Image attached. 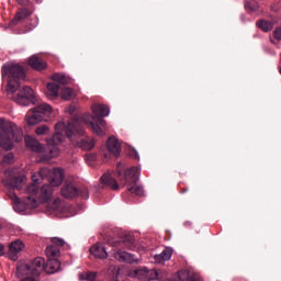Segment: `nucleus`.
<instances>
[{
	"mask_svg": "<svg viewBox=\"0 0 281 281\" xmlns=\"http://www.w3.org/2000/svg\"><path fill=\"white\" fill-rule=\"evenodd\" d=\"M60 90V86L57 83L50 82L47 85L46 95L52 100L54 98H58V91Z\"/></svg>",
	"mask_w": 281,
	"mask_h": 281,
	"instance_id": "393cba45",
	"label": "nucleus"
},
{
	"mask_svg": "<svg viewBox=\"0 0 281 281\" xmlns=\"http://www.w3.org/2000/svg\"><path fill=\"white\" fill-rule=\"evenodd\" d=\"M29 65L30 67H32L33 69H36L37 71H43V69L47 68V64L41 61V59H38V57L36 56L30 57Z\"/></svg>",
	"mask_w": 281,
	"mask_h": 281,
	"instance_id": "b1692460",
	"label": "nucleus"
},
{
	"mask_svg": "<svg viewBox=\"0 0 281 281\" xmlns=\"http://www.w3.org/2000/svg\"><path fill=\"white\" fill-rule=\"evenodd\" d=\"M30 16V11L27 10H21L16 13L15 18L13 19L12 23L16 24L19 21H24V19H27Z\"/></svg>",
	"mask_w": 281,
	"mask_h": 281,
	"instance_id": "2f4dec72",
	"label": "nucleus"
},
{
	"mask_svg": "<svg viewBox=\"0 0 281 281\" xmlns=\"http://www.w3.org/2000/svg\"><path fill=\"white\" fill-rule=\"evenodd\" d=\"M36 135H47L49 133V126L41 125L35 130Z\"/></svg>",
	"mask_w": 281,
	"mask_h": 281,
	"instance_id": "e433bc0d",
	"label": "nucleus"
},
{
	"mask_svg": "<svg viewBox=\"0 0 281 281\" xmlns=\"http://www.w3.org/2000/svg\"><path fill=\"white\" fill-rule=\"evenodd\" d=\"M65 137H68L71 144L79 146L82 150H93V148H95V140L85 136V127H82V123H80V121L72 120L67 123H65V121H60L55 125L53 139L48 140L50 157H58V155H60L58 144H63V142H65Z\"/></svg>",
	"mask_w": 281,
	"mask_h": 281,
	"instance_id": "f257e3e1",
	"label": "nucleus"
},
{
	"mask_svg": "<svg viewBox=\"0 0 281 281\" xmlns=\"http://www.w3.org/2000/svg\"><path fill=\"white\" fill-rule=\"evenodd\" d=\"M2 78L8 76L7 95L10 100H13L15 104L20 106H30V104L36 103V98L34 97V90L30 87H21V80H25V70L21 65L9 63L2 67L1 70Z\"/></svg>",
	"mask_w": 281,
	"mask_h": 281,
	"instance_id": "f03ea898",
	"label": "nucleus"
},
{
	"mask_svg": "<svg viewBox=\"0 0 281 281\" xmlns=\"http://www.w3.org/2000/svg\"><path fill=\"white\" fill-rule=\"evenodd\" d=\"M194 276L190 274L188 270H181L178 272V278L180 281H190Z\"/></svg>",
	"mask_w": 281,
	"mask_h": 281,
	"instance_id": "72a5a7b5",
	"label": "nucleus"
},
{
	"mask_svg": "<svg viewBox=\"0 0 281 281\" xmlns=\"http://www.w3.org/2000/svg\"><path fill=\"white\" fill-rule=\"evenodd\" d=\"M112 245H119V247H126L127 249H135V238L132 235H126L121 238L120 241H115Z\"/></svg>",
	"mask_w": 281,
	"mask_h": 281,
	"instance_id": "4be33fe9",
	"label": "nucleus"
},
{
	"mask_svg": "<svg viewBox=\"0 0 281 281\" xmlns=\"http://www.w3.org/2000/svg\"><path fill=\"white\" fill-rule=\"evenodd\" d=\"M136 276L140 281L159 280V272L157 270H148L147 268L137 270Z\"/></svg>",
	"mask_w": 281,
	"mask_h": 281,
	"instance_id": "ddd939ff",
	"label": "nucleus"
},
{
	"mask_svg": "<svg viewBox=\"0 0 281 281\" xmlns=\"http://www.w3.org/2000/svg\"><path fill=\"white\" fill-rule=\"evenodd\" d=\"M48 177L49 184H44L42 187L37 196V203H47V201H49V199H52L54 195V188L63 186V179H65V175L60 168H55L53 171H50Z\"/></svg>",
	"mask_w": 281,
	"mask_h": 281,
	"instance_id": "0eeeda50",
	"label": "nucleus"
},
{
	"mask_svg": "<svg viewBox=\"0 0 281 281\" xmlns=\"http://www.w3.org/2000/svg\"><path fill=\"white\" fill-rule=\"evenodd\" d=\"M61 196H65V199H74V196H78V189L74 183L65 184L61 189Z\"/></svg>",
	"mask_w": 281,
	"mask_h": 281,
	"instance_id": "412c9836",
	"label": "nucleus"
},
{
	"mask_svg": "<svg viewBox=\"0 0 281 281\" xmlns=\"http://www.w3.org/2000/svg\"><path fill=\"white\" fill-rule=\"evenodd\" d=\"M120 277V268L115 266H111L108 270V278L110 281H120L117 278Z\"/></svg>",
	"mask_w": 281,
	"mask_h": 281,
	"instance_id": "c85d7f7f",
	"label": "nucleus"
},
{
	"mask_svg": "<svg viewBox=\"0 0 281 281\" xmlns=\"http://www.w3.org/2000/svg\"><path fill=\"white\" fill-rule=\"evenodd\" d=\"M142 171L137 167H132L124 172L121 181H124V184L127 186L128 192L132 194H136V196H144V188L137 186V181H139V176Z\"/></svg>",
	"mask_w": 281,
	"mask_h": 281,
	"instance_id": "6e6552de",
	"label": "nucleus"
},
{
	"mask_svg": "<svg viewBox=\"0 0 281 281\" xmlns=\"http://www.w3.org/2000/svg\"><path fill=\"white\" fill-rule=\"evenodd\" d=\"M32 110L36 112L37 115H41L42 117L47 120V122H49V116L52 115V105L47 103H42L33 108Z\"/></svg>",
	"mask_w": 281,
	"mask_h": 281,
	"instance_id": "a211bd4d",
	"label": "nucleus"
},
{
	"mask_svg": "<svg viewBox=\"0 0 281 281\" xmlns=\"http://www.w3.org/2000/svg\"><path fill=\"white\" fill-rule=\"evenodd\" d=\"M5 254V248L3 245L0 244V256H3Z\"/></svg>",
	"mask_w": 281,
	"mask_h": 281,
	"instance_id": "79ce46f5",
	"label": "nucleus"
},
{
	"mask_svg": "<svg viewBox=\"0 0 281 281\" xmlns=\"http://www.w3.org/2000/svg\"><path fill=\"white\" fill-rule=\"evenodd\" d=\"M52 80H54V82H58L59 85H69V82H71V79H69V77L65 76L64 74L53 75Z\"/></svg>",
	"mask_w": 281,
	"mask_h": 281,
	"instance_id": "bb28decb",
	"label": "nucleus"
},
{
	"mask_svg": "<svg viewBox=\"0 0 281 281\" xmlns=\"http://www.w3.org/2000/svg\"><path fill=\"white\" fill-rule=\"evenodd\" d=\"M43 271L49 274L60 271V261H58V259H48L47 262H45V259H44Z\"/></svg>",
	"mask_w": 281,
	"mask_h": 281,
	"instance_id": "6ab92c4d",
	"label": "nucleus"
},
{
	"mask_svg": "<svg viewBox=\"0 0 281 281\" xmlns=\"http://www.w3.org/2000/svg\"><path fill=\"white\" fill-rule=\"evenodd\" d=\"M122 168H123V166H122V164H117V166H116V172H117V175H119V177H122Z\"/></svg>",
	"mask_w": 281,
	"mask_h": 281,
	"instance_id": "a19ab883",
	"label": "nucleus"
},
{
	"mask_svg": "<svg viewBox=\"0 0 281 281\" xmlns=\"http://www.w3.org/2000/svg\"><path fill=\"white\" fill-rule=\"evenodd\" d=\"M20 5H25V0H16Z\"/></svg>",
	"mask_w": 281,
	"mask_h": 281,
	"instance_id": "c03bdc74",
	"label": "nucleus"
},
{
	"mask_svg": "<svg viewBox=\"0 0 281 281\" xmlns=\"http://www.w3.org/2000/svg\"><path fill=\"white\" fill-rule=\"evenodd\" d=\"M273 36L277 41H281V26L274 30Z\"/></svg>",
	"mask_w": 281,
	"mask_h": 281,
	"instance_id": "58836bf2",
	"label": "nucleus"
},
{
	"mask_svg": "<svg viewBox=\"0 0 281 281\" xmlns=\"http://www.w3.org/2000/svg\"><path fill=\"white\" fill-rule=\"evenodd\" d=\"M66 113H69L70 115L72 113H76V106L69 105L68 108H66Z\"/></svg>",
	"mask_w": 281,
	"mask_h": 281,
	"instance_id": "ea45409f",
	"label": "nucleus"
},
{
	"mask_svg": "<svg viewBox=\"0 0 281 281\" xmlns=\"http://www.w3.org/2000/svg\"><path fill=\"white\" fill-rule=\"evenodd\" d=\"M25 120L29 126H36V124H41V122H47V119L34 112L32 109L26 113Z\"/></svg>",
	"mask_w": 281,
	"mask_h": 281,
	"instance_id": "2eb2a0df",
	"label": "nucleus"
},
{
	"mask_svg": "<svg viewBox=\"0 0 281 281\" xmlns=\"http://www.w3.org/2000/svg\"><path fill=\"white\" fill-rule=\"evenodd\" d=\"M191 281H203V279H201V277H195V276H193L192 278H191Z\"/></svg>",
	"mask_w": 281,
	"mask_h": 281,
	"instance_id": "37998d69",
	"label": "nucleus"
},
{
	"mask_svg": "<svg viewBox=\"0 0 281 281\" xmlns=\"http://www.w3.org/2000/svg\"><path fill=\"white\" fill-rule=\"evenodd\" d=\"M53 211L57 212L58 214H63L67 212V209L65 207V204L60 199H56L52 204Z\"/></svg>",
	"mask_w": 281,
	"mask_h": 281,
	"instance_id": "cd10ccee",
	"label": "nucleus"
},
{
	"mask_svg": "<svg viewBox=\"0 0 281 281\" xmlns=\"http://www.w3.org/2000/svg\"><path fill=\"white\" fill-rule=\"evenodd\" d=\"M49 175H52V170L49 168H42L37 173L32 176V181L26 190V198L24 199V203H26L27 207L36 209L38 207V184L43 183L45 179H49Z\"/></svg>",
	"mask_w": 281,
	"mask_h": 281,
	"instance_id": "423d86ee",
	"label": "nucleus"
},
{
	"mask_svg": "<svg viewBox=\"0 0 281 281\" xmlns=\"http://www.w3.org/2000/svg\"><path fill=\"white\" fill-rule=\"evenodd\" d=\"M113 254L114 258L120 262H128L130 265H133V262H139V260L135 259L134 255L128 254L124 250H116Z\"/></svg>",
	"mask_w": 281,
	"mask_h": 281,
	"instance_id": "dca6fc26",
	"label": "nucleus"
},
{
	"mask_svg": "<svg viewBox=\"0 0 281 281\" xmlns=\"http://www.w3.org/2000/svg\"><path fill=\"white\" fill-rule=\"evenodd\" d=\"M78 278L80 281H95V272H80Z\"/></svg>",
	"mask_w": 281,
	"mask_h": 281,
	"instance_id": "473e14b6",
	"label": "nucleus"
},
{
	"mask_svg": "<svg viewBox=\"0 0 281 281\" xmlns=\"http://www.w3.org/2000/svg\"><path fill=\"white\" fill-rule=\"evenodd\" d=\"M100 155L103 161H108L109 159H111V151L109 150V147L101 148Z\"/></svg>",
	"mask_w": 281,
	"mask_h": 281,
	"instance_id": "c9c22d12",
	"label": "nucleus"
},
{
	"mask_svg": "<svg viewBox=\"0 0 281 281\" xmlns=\"http://www.w3.org/2000/svg\"><path fill=\"white\" fill-rule=\"evenodd\" d=\"M4 177L5 178L2 179V183L5 188H10L11 190H21L23 184L27 181V177H16L10 169L4 171Z\"/></svg>",
	"mask_w": 281,
	"mask_h": 281,
	"instance_id": "9d476101",
	"label": "nucleus"
},
{
	"mask_svg": "<svg viewBox=\"0 0 281 281\" xmlns=\"http://www.w3.org/2000/svg\"><path fill=\"white\" fill-rule=\"evenodd\" d=\"M45 270V258L36 257L31 261L16 263L18 281H41V273Z\"/></svg>",
	"mask_w": 281,
	"mask_h": 281,
	"instance_id": "20e7f679",
	"label": "nucleus"
},
{
	"mask_svg": "<svg viewBox=\"0 0 281 281\" xmlns=\"http://www.w3.org/2000/svg\"><path fill=\"white\" fill-rule=\"evenodd\" d=\"M3 164H12L14 161V154L9 153L7 154L3 159H2Z\"/></svg>",
	"mask_w": 281,
	"mask_h": 281,
	"instance_id": "4c0bfd02",
	"label": "nucleus"
},
{
	"mask_svg": "<svg viewBox=\"0 0 281 281\" xmlns=\"http://www.w3.org/2000/svg\"><path fill=\"white\" fill-rule=\"evenodd\" d=\"M92 113L85 114L82 116V122L87 124L94 135L102 137L109 131V126H106V121L102 117H109L111 113V109L104 104H94L92 105Z\"/></svg>",
	"mask_w": 281,
	"mask_h": 281,
	"instance_id": "7ed1b4c3",
	"label": "nucleus"
},
{
	"mask_svg": "<svg viewBox=\"0 0 281 281\" xmlns=\"http://www.w3.org/2000/svg\"><path fill=\"white\" fill-rule=\"evenodd\" d=\"M50 241L53 245L46 248V256L48 260H54L60 256V247H65L66 243L65 239L58 237L50 238Z\"/></svg>",
	"mask_w": 281,
	"mask_h": 281,
	"instance_id": "9b49d317",
	"label": "nucleus"
},
{
	"mask_svg": "<svg viewBox=\"0 0 281 281\" xmlns=\"http://www.w3.org/2000/svg\"><path fill=\"white\" fill-rule=\"evenodd\" d=\"M101 183H103V186H106L108 188H111V190H119L120 188L117 181H115V179H113L109 173H104L101 177Z\"/></svg>",
	"mask_w": 281,
	"mask_h": 281,
	"instance_id": "5701e85b",
	"label": "nucleus"
},
{
	"mask_svg": "<svg viewBox=\"0 0 281 281\" xmlns=\"http://www.w3.org/2000/svg\"><path fill=\"white\" fill-rule=\"evenodd\" d=\"M106 146H108V150H110L111 155H113L114 157H120L122 146L120 145V142L117 140V138H115L114 136H111L108 139Z\"/></svg>",
	"mask_w": 281,
	"mask_h": 281,
	"instance_id": "f3484780",
	"label": "nucleus"
},
{
	"mask_svg": "<svg viewBox=\"0 0 281 281\" xmlns=\"http://www.w3.org/2000/svg\"><path fill=\"white\" fill-rule=\"evenodd\" d=\"M91 256H94L95 258L100 260H104L109 258V252L106 251V247H104V244L97 243L90 248Z\"/></svg>",
	"mask_w": 281,
	"mask_h": 281,
	"instance_id": "4468645a",
	"label": "nucleus"
},
{
	"mask_svg": "<svg viewBox=\"0 0 281 281\" xmlns=\"http://www.w3.org/2000/svg\"><path fill=\"white\" fill-rule=\"evenodd\" d=\"M15 201L13 203V209L15 212H25V210H33L32 207L27 206V203L21 202L19 198L14 196Z\"/></svg>",
	"mask_w": 281,
	"mask_h": 281,
	"instance_id": "a878e982",
	"label": "nucleus"
},
{
	"mask_svg": "<svg viewBox=\"0 0 281 281\" xmlns=\"http://www.w3.org/2000/svg\"><path fill=\"white\" fill-rule=\"evenodd\" d=\"M23 142V130L5 119H0V147L12 150L14 143Z\"/></svg>",
	"mask_w": 281,
	"mask_h": 281,
	"instance_id": "39448f33",
	"label": "nucleus"
},
{
	"mask_svg": "<svg viewBox=\"0 0 281 281\" xmlns=\"http://www.w3.org/2000/svg\"><path fill=\"white\" fill-rule=\"evenodd\" d=\"M172 258V249L171 248H165L161 254L155 255L154 260L156 265H164V262L170 260Z\"/></svg>",
	"mask_w": 281,
	"mask_h": 281,
	"instance_id": "aec40b11",
	"label": "nucleus"
},
{
	"mask_svg": "<svg viewBox=\"0 0 281 281\" xmlns=\"http://www.w3.org/2000/svg\"><path fill=\"white\" fill-rule=\"evenodd\" d=\"M245 8L249 12H258L259 5H258V2H256V1H246L245 2Z\"/></svg>",
	"mask_w": 281,
	"mask_h": 281,
	"instance_id": "f704fd0d",
	"label": "nucleus"
},
{
	"mask_svg": "<svg viewBox=\"0 0 281 281\" xmlns=\"http://www.w3.org/2000/svg\"><path fill=\"white\" fill-rule=\"evenodd\" d=\"M61 100H74L76 92L71 88H64L60 92Z\"/></svg>",
	"mask_w": 281,
	"mask_h": 281,
	"instance_id": "c756f323",
	"label": "nucleus"
},
{
	"mask_svg": "<svg viewBox=\"0 0 281 281\" xmlns=\"http://www.w3.org/2000/svg\"><path fill=\"white\" fill-rule=\"evenodd\" d=\"M54 139V136L52 138L46 139V147L43 146L36 138L32 136H25L24 142L26 145V148H30V150H33V153L42 154L41 159L38 160L40 164H47L49 159H54L55 157H50L49 154V142Z\"/></svg>",
	"mask_w": 281,
	"mask_h": 281,
	"instance_id": "1a4fd4ad",
	"label": "nucleus"
},
{
	"mask_svg": "<svg viewBox=\"0 0 281 281\" xmlns=\"http://www.w3.org/2000/svg\"><path fill=\"white\" fill-rule=\"evenodd\" d=\"M23 249H25V244H23V241H21V239H16V240L12 241L9 245V252H8L10 260H13V261L19 260V254H21V251H23Z\"/></svg>",
	"mask_w": 281,
	"mask_h": 281,
	"instance_id": "f8f14e48",
	"label": "nucleus"
},
{
	"mask_svg": "<svg viewBox=\"0 0 281 281\" xmlns=\"http://www.w3.org/2000/svg\"><path fill=\"white\" fill-rule=\"evenodd\" d=\"M257 25L260 30H262V32H271V30H273L272 22H269L267 20L259 21Z\"/></svg>",
	"mask_w": 281,
	"mask_h": 281,
	"instance_id": "7c9ffc66",
	"label": "nucleus"
}]
</instances>
